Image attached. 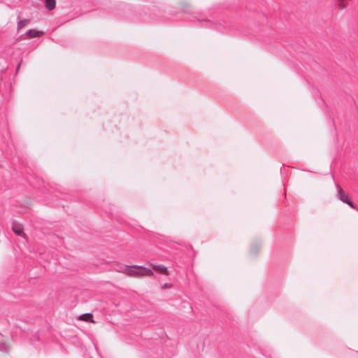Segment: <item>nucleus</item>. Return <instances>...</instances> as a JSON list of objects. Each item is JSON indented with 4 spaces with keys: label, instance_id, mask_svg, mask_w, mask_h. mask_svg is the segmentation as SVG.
Wrapping results in <instances>:
<instances>
[{
    "label": "nucleus",
    "instance_id": "f257e3e1",
    "mask_svg": "<svg viewBox=\"0 0 358 358\" xmlns=\"http://www.w3.org/2000/svg\"><path fill=\"white\" fill-rule=\"evenodd\" d=\"M122 273H127L130 276L140 275L141 273V266H124L120 271Z\"/></svg>",
    "mask_w": 358,
    "mask_h": 358
},
{
    "label": "nucleus",
    "instance_id": "f03ea898",
    "mask_svg": "<svg viewBox=\"0 0 358 358\" xmlns=\"http://www.w3.org/2000/svg\"><path fill=\"white\" fill-rule=\"evenodd\" d=\"M12 229H13V232L18 236H25L24 233L23 232V229L22 227L21 224H20L18 223L14 222L12 226Z\"/></svg>",
    "mask_w": 358,
    "mask_h": 358
},
{
    "label": "nucleus",
    "instance_id": "7ed1b4c3",
    "mask_svg": "<svg viewBox=\"0 0 358 358\" xmlns=\"http://www.w3.org/2000/svg\"><path fill=\"white\" fill-rule=\"evenodd\" d=\"M337 189H338V198L341 201L345 203L348 199V195L345 193V192L343 190L341 187H340L338 185H337Z\"/></svg>",
    "mask_w": 358,
    "mask_h": 358
},
{
    "label": "nucleus",
    "instance_id": "20e7f679",
    "mask_svg": "<svg viewBox=\"0 0 358 358\" xmlns=\"http://www.w3.org/2000/svg\"><path fill=\"white\" fill-rule=\"evenodd\" d=\"M152 266L157 271L164 273L166 275H169L167 268L163 265L152 264Z\"/></svg>",
    "mask_w": 358,
    "mask_h": 358
},
{
    "label": "nucleus",
    "instance_id": "39448f33",
    "mask_svg": "<svg viewBox=\"0 0 358 358\" xmlns=\"http://www.w3.org/2000/svg\"><path fill=\"white\" fill-rule=\"evenodd\" d=\"M41 34H42L41 31H38L35 30V29H30V30L27 31V33H26V35L29 38H35V37H38Z\"/></svg>",
    "mask_w": 358,
    "mask_h": 358
},
{
    "label": "nucleus",
    "instance_id": "423d86ee",
    "mask_svg": "<svg viewBox=\"0 0 358 358\" xmlns=\"http://www.w3.org/2000/svg\"><path fill=\"white\" fill-rule=\"evenodd\" d=\"M93 316L91 313H85L80 317V319L83 321L94 322L93 320Z\"/></svg>",
    "mask_w": 358,
    "mask_h": 358
},
{
    "label": "nucleus",
    "instance_id": "0eeeda50",
    "mask_svg": "<svg viewBox=\"0 0 358 358\" xmlns=\"http://www.w3.org/2000/svg\"><path fill=\"white\" fill-rule=\"evenodd\" d=\"M143 275L153 276L154 273L151 269L147 268H143L141 266V276H143Z\"/></svg>",
    "mask_w": 358,
    "mask_h": 358
},
{
    "label": "nucleus",
    "instance_id": "6e6552de",
    "mask_svg": "<svg viewBox=\"0 0 358 358\" xmlns=\"http://www.w3.org/2000/svg\"><path fill=\"white\" fill-rule=\"evenodd\" d=\"M45 7L51 10L55 7V0H45Z\"/></svg>",
    "mask_w": 358,
    "mask_h": 358
},
{
    "label": "nucleus",
    "instance_id": "1a4fd4ad",
    "mask_svg": "<svg viewBox=\"0 0 358 358\" xmlns=\"http://www.w3.org/2000/svg\"><path fill=\"white\" fill-rule=\"evenodd\" d=\"M29 22V20H20L17 23V30H20L27 26L28 23Z\"/></svg>",
    "mask_w": 358,
    "mask_h": 358
},
{
    "label": "nucleus",
    "instance_id": "9d476101",
    "mask_svg": "<svg viewBox=\"0 0 358 358\" xmlns=\"http://www.w3.org/2000/svg\"><path fill=\"white\" fill-rule=\"evenodd\" d=\"M173 287V285L171 284V283H164L162 286V289H169L171 287Z\"/></svg>",
    "mask_w": 358,
    "mask_h": 358
},
{
    "label": "nucleus",
    "instance_id": "9b49d317",
    "mask_svg": "<svg viewBox=\"0 0 358 358\" xmlns=\"http://www.w3.org/2000/svg\"><path fill=\"white\" fill-rule=\"evenodd\" d=\"M345 203H347L348 205H349L351 208H355L352 201L349 199Z\"/></svg>",
    "mask_w": 358,
    "mask_h": 358
}]
</instances>
